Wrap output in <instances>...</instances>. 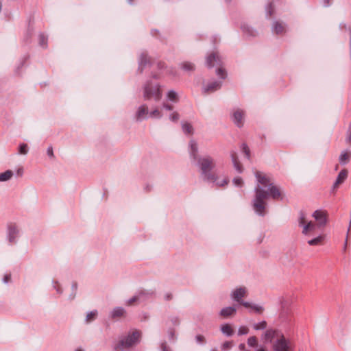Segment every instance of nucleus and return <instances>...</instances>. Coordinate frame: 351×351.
I'll return each mask as SVG.
<instances>
[{"label":"nucleus","instance_id":"4be33fe9","mask_svg":"<svg viewBox=\"0 0 351 351\" xmlns=\"http://www.w3.org/2000/svg\"><path fill=\"white\" fill-rule=\"evenodd\" d=\"M231 157H232V163H233V166L234 167V169H236V171L238 172V173H241L243 169H242V167L237 158V156L236 155L235 153H232L231 154Z\"/></svg>","mask_w":351,"mask_h":351},{"label":"nucleus","instance_id":"a19ab883","mask_svg":"<svg viewBox=\"0 0 351 351\" xmlns=\"http://www.w3.org/2000/svg\"><path fill=\"white\" fill-rule=\"evenodd\" d=\"M179 119H180V115L177 112H173L169 115V119L171 121H173V122L178 121Z\"/></svg>","mask_w":351,"mask_h":351},{"label":"nucleus","instance_id":"13d9d810","mask_svg":"<svg viewBox=\"0 0 351 351\" xmlns=\"http://www.w3.org/2000/svg\"><path fill=\"white\" fill-rule=\"evenodd\" d=\"M173 298L172 296V294L171 293H167L165 295V299L166 300H171Z\"/></svg>","mask_w":351,"mask_h":351},{"label":"nucleus","instance_id":"473e14b6","mask_svg":"<svg viewBox=\"0 0 351 351\" xmlns=\"http://www.w3.org/2000/svg\"><path fill=\"white\" fill-rule=\"evenodd\" d=\"M181 68L186 71H192L194 70V64L189 62H184L181 64Z\"/></svg>","mask_w":351,"mask_h":351},{"label":"nucleus","instance_id":"2eb2a0df","mask_svg":"<svg viewBox=\"0 0 351 351\" xmlns=\"http://www.w3.org/2000/svg\"><path fill=\"white\" fill-rule=\"evenodd\" d=\"M236 311L237 308L234 306L225 307L221 310L219 315L223 318H227L234 315Z\"/></svg>","mask_w":351,"mask_h":351},{"label":"nucleus","instance_id":"5701e85b","mask_svg":"<svg viewBox=\"0 0 351 351\" xmlns=\"http://www.w3.org/2000/svg\"><path fill=\"white\" fill-rule=\"evenodd\" d=\"M125 313V311L122 307H116L111 312V317L112 318L120 317L123 316Z\"/></svg>","mask_w":351,"mask_h":351},{"label":"nucleus","instance_id":"4d7b16f0","mask_svg":"<svg viewBox=\"0 0 351 351\" xmlns=\"http://www.w3.org/2000/svg\"><path fill=\"white\" fill-rule=\"evenodd\" d=\"M47 154H48L49 156H50V157L53 156V149H52L51 147H49L47 148Z\"/></svg>","mask_w":351,"mask_h":351},{"label":"nucleus","instance_id":"f8f14e48","mask_svg":"<svg viewBox=\"0 0 351 351\" xmlns=\"http://www.w3.org/2000/svg\"><path fill=\"white\" fill-rule=\"evenodd\" d=\"M149 117V113L148 112V108L145 105H142L138 107L136 113V117L138 121H141L143 119H147Z\"/></svg>","mask_w":351,"mask_h":351},{"label":"nucleus","instance_id":"f3484780","mask_svg":"<svg viewBox=\"0 0 351 351\" xmlns=\"http://www.w3.org/2000/svg\"><path fill=\"white\" fill-rule=\"evenodd\" d=\"M19 230L12 225L8 226V239L10 243H14L15 239L17 237Z\"/></svg>","mask_w":351,"mask_h":351},{"label":"nucleus","instance_id":"ddd939ff","mask_svg":"<svg viewBox=\"0 0 351 351\" xmlns=\"http://www.w3.org/2000/svg\"><path fill=\"white\" fill-rule=\"evenodd\" d=\"M348 170L342 169L338 174L335 182L332 185V189H335L338 187V186L342 183H343L348 178Z\"/></svg>","mask_w":351,"mask_h":351},{"label":"nucleus","instance_id":"423d86ee","mask_svg":"<svg viewBox=\"0 0 351 351\" xmlns=\"http://www.w3.org/2000/svg\"><path fill=\"white\" fill-rule=\"evenodd\" d=\"M273 349L274 351H289L291 349L289 341L282 335L274 342Z\"/></svg>","mask_w":351,"mask_h":351},{"label":"nucleus","instance_id":"3c124183","mask_svg":"<svg viewBox=\"0 0 351 351\" xmlns=\"http://www.w3.org/2000/svg\"><path fill=\"white\" fill-rule=\"evenodd\" d=\"M53 288L56 290L58 293H59V294H62V289L58 285L57 282H55V285H53Z\"/></svg>","mask_w":351,"mask_h":351},{"label":"nucleus","instance_id":"412c9836","mask_svg":"<svg viewBox=\"0 0 351 351\" xmlns=\"http://www.w3.org/2000/svg\"><path fill=\"white\" fill-rule=\"evenodd\" d=\"M221 332L227 337H230L233 335L234 330L232 326L228 324H225L221 326Z\"/></svg>","mask_w":351,"mask_h":351},{"label":"nucleus","instance_id":"aec40b11","mask_svg":"<svg viewBox=\"0 0 351 351\" xmlns=\"http://www.w3.org/2000/svg\"><path fill=\"white\" fill-rule=\"evenodd\" d=\"M351 152L348 150H343L339 158V162L341 165H346L350 160Z\"/></svg>","mask_w":351,"mask_h":351},{"label":"nucleus","instance_id":"c85d7f7f","mask_svg":"<svg viewBox=\"0 0 351 351\" xmlns=\"http://www.w3.org/2000/svg\"><path fill=\"white\" fill-rule=\"evenodd\" d=\"M182 128L183 132L186 134H193V128L192 125L189 123H182Z\"/></svg>","mask_w":351,"mask_h":351},{"label":"nucleus","instance_id":"dca6fc26","mask_svg":"<svg viewBox=\"0 0 351 351\" xmlns=\"http://www.w3.org/2000/svg\"><path fill=\"white\" fill-rule=\"evenodd\" d=\"M242 305L247 308H250L251 310L254 311L256 313H262L264 308L263 306H259L258 304H252L248 302H242Z\"/></svg>","mask_w":351,"mask_h":351},{"label":"nucleus","instance_id":"79ce46f5","mask_svg":"<svg viewBox=\"0 0 351 351\" xmlns=\"http://www.w3.org/2000/svg\"><path fill=\"white\" fill-rule=\"evenodd\" d=\"M249 332V329L246 326H240L238 330L239 335H246Z\"/></svg>","mask_w":351,"mask_h":351},{"label":"nucleus","instance_id":"a878e982","mask_svg":"<svg viewBox=\"0 0 351 351\" xmlns=\"http://www.w3.org/2000/svg\"><path fill=\"white\" fill-rule=\"evenodd\" d=\"M285 30V27L282 24L276 21L274 23L272 26V32L276 34H282Z\"/></svg>","mask_w":351,"mask_h":351},{"label":"nucleus","instance_id":"ea45409f","mask_svg":"<svg viewBox=\"0 0 351 351\" xmlns=\"http://www.w3.org/2000/svg\"><path fill=\"white\" fill-rule=\"evenodd\" d=\"M72 293L69 296L70 300H73L76 295V291L77 289V282H73L72 284Z\"/></svg>","mask_w":351,"mask_h":351},{"label":"nucleus","instance_id":"69168bd1","mask_svg":"<svg viewBox=\"0 0 351 351\" xmlns=\"http://www.w3.org/2000/svg\"><path fill=\"white\" fill-rule=\"evenodd\" d=\"M287 311H285V310H283V311L280 313V317H284V315H285V314H287Z\"/></svg>","mask_w":351,"mask_h":351},{"label":"nucleus","instance_id":"5fc2aeb1","mask_svg":"<svg viewBox=\"0 0 351 351\" xmlns=\"http://www.w3.org/2000/svg\"><path fill=\"white\" fill-rule=\"evenodd\" d=\"M266 11H267V14L269 15V16H271L272 14H273V10H272V6L271 5H269L267 8H266Z\"/></svg>","mask_w":351,"mask_h":351},{"label":"nucleus","instance_id":"37998d69","mask_svg":"<svg viewBox=\"0 0 351 351\" xmlns=\"http://www.w3.org/2000/svg\"><path fill=\"white\" fill-rule=\"evenodd\" d=\"M232 346V341H226L224 342L221 346V349L223 350H230Z\"/></svg>","mask_w":351,"mask_h":351},{"label":"nucleus","instance_id":"c03bdc74","mask_svg":"<svg viewBox=\"0 0 351 351\" xmlns=\"http://www.w3.org/2000/svg\"><path fill=\"white\" fill-rule=\"evenodd\" d=\"M242 150L245 153L247 158L249 159L250 157V149H249V147H247V145L246 144H243L242 145Z\"/></svg>","mask_w":351,"mask_h":351},{"label":"nucleus","instance_id":"4c0bfd02","mask_svg":"<svg viewBox=\"0 0 351 351\" xmlns=\"http://www.w3.org/2000/svg\"><path fill=\"white\" fill-rule=\"evenodd\" d=\"M232 182L236 186L241 187L243 185V180L241 177L234 178Z\"/></svg>","mask_w":351,"mask_h":351},{"label":"nucleus","instance_id":"8fccbe9b","mask_svg":"<svg viewBox=\"0 0 351 351\" xmlns=\"http://www.w3.org/2000/svg\"><path fill=\"white\" fill-rule=\"evenodd\" d=\"M162 351H171L170 348L167 346L166 342H163L160 346Z\"/></svg>","mask_w":351,"mask_h":351},{"label":"nucleus","instance_id":"49530a36","mask_svg":"<svg viewBox=\"0 0 351 351\" xmlns=\"http://www.w3.org/2000/svg\"><path fill=\"white\" fill-rule=\"evenodd\" d=\"M346 141L349 143H351V123L349 125V128H348V130L347 132Z\"/></svg>","mask_w":351,"mask_h":351},{"label":"nucleus","instance_id":"e2e57ef3","mask_svg":"<svg viewBox=\"0 0 351 351\" xmlns=\"http://www.w3.org/2000/svg\"><path fill=\"white\" fill-rule=\"evenodd\" d=\"M16 173L19 176H21L23 173V168L18 169Z\"/></svg>","mask_w":351,"mask_h":351},{"label":"nucleus","instance_id":"b1692460","mask_svg":"<svg viewBox=\"0 0 351 351\" xmlns=\"http://www.w3.org/2000/svg\"><path fill=\"white\" fill-rule=\"evenodd\" d=\"M13 175L14 173L11 170H7L3 173H1L0 182H6L10 180L12 178Z\"/></svg>","mask_w":351,"mask_h":351},{"label":"nucleus","instance_id":"4468645a","mask_svg":"<svg viewBox=\"0 0 351 351\" xmlns=\"http://www.w3.org/2000/svg\"><path fill=\"white\" fill-rule=\"evenodd\" d=\"M189 154L191 157L194 160H196L197 158H199L197 156L198 152V146L197 143L194 141L191 140L189 142Z\"/></svg>","mask_w":351,"mask_h":351},{"label":"nucleus","instance_id":"f704fd0d","mask_svg":"<svg viewBox=\"0 0 351 351\" xmlns=\"http://www.w3.org/2000/svg\"><path fill=\"white\" fill-rule=\"evenodd\" d=\"M267 327V322L265 321H262L259 323L254 324L253 328L254 330H264Z\"/></svg>","mask_w":351,"mask_h":351},{"label":"nucleus","instance_id":"58836bf2","mask_svg":"<svg viewBox=\"0 0 351 351\" xmlns=\"http://www.w3.org/2000/svg\"><path fill=\"white\" fill-rule=\"evenodd\" d=\"M247 343L251 347H255L257 345V339L256 337L252 336L248 338Z\"/></svg>","mask_w":351,"mask_h":351},{"label":"nucleus","instance_id":"6e6552de","mask_svg":"<svg viewBox=\"0 0 351 351\" xmlns=\"http://www.w3.org/2000/svg\"><path fill=\"white\" fill-rule=\"evenodd\" d=\"M247 294V290L245 287H239L234 289L231 294L232 299L234 301L239 302L242 305V298L245 297Z\"/></svg>","mask_w":351,"mask_h":351},{"label":"nucleus","instance_id":"7c9ffc66","mask_svg":"<svg viewBox=\"0 0 351 351\" xmlns=\"http://www.w3.org/2000/svg\"><path fill=\"white\" fill-rule=\"evenodd\" d=\"M97 316V311L94 310L89 313H88L86 317V323H90V322L95 319V318Z\"/></svg>","mask_w":351,"mask_h":351},{"label":"nucleus","instance_id":"680f3d73","mask_svg":"<svg viewBox=\"0 0 351 351\" xmlns=\"http://www.w3.org/2000/svg\"><path fill=\"white\" fill-rule=\"evenodd\" d=\"M239 348L241 351H244L246 350L245 348V345L244 343H241L239 346Z\"/></svg>","mask_w":351,"mask_h":351},{"label":"nucleus","instance_id":"052dcab7","mask_svg":"<svg viewBox=\"0 0 351 351\" xmlns=\"http://www.w3.org/2000/svg\"><path fill=\"white\" fill-rule=\"evenodd\" d=\"M10 278H11L10 275H5L3 278V282L5 283H8L10 281Z\"/></svg>","mask_w":351,"mask_h":351},{"label":"nucleus","instance_id":"c9c22d12","mask_svg":"<svg viewBox=\"0 0 351 351\" xmlns=\"http://www.w3.org/2000/svg\"><path fill=\"white\" fill-rule=\"evenodd\" d=\"M216 74L222 80H224L226 76V72L222 68H219L216 70Z\"/></svg>","mask_w":351,"mask_h":351},{"label":"nucleus","instance_id":"7ed1b4c3","mask_svg":"<svg viewBox=\"0 0 351 351\" xmlns=\"http://www.w3.org/2000/svg\"><path fill=\"white\" fill-rule=\"evenodd\" d=\"M141 337V332L134 330L128 335L122 337L119 342L115 345L116 351H123L124 349L129 348L137 343Z\"/></svg>","mask_w":351,"mask_h":351},{"label":"nucleus","instance_id":"393cba45","mask_svg":"<svg viewBox=\"0 0 351 351\" xmlns=\"http://www.w3.org/2000/svg\"><path fill=\"white\" fill-rule=\"evenodd\" d=\"M324 239V235H319L314 239L308 240L307 243L310 245H320L322 244Z\"/></svg>","mask_w":351,"mask_h":351},{"label":"nucleus","instance_id":"f257e3e1","mask_svg":"<svg viewBox=\"0 0 351 351\" xmlns=\"http://www.w3.org/2000/svg\"><path fill=\"white\" fill-rule=\"evenodd\" d=\"M269 197L274 200L281 199V193L280 189L273 183L269 184L267 190L259 185L254 188V196L252 200V206L254 211L259 216L264 217L267 211L266 199Z\"/></svg>","mask_w":351,"mask_h":351},{"label":"nucleus","instance_id":"0eeeda50","mask_svg":"<svg viewBox=\"0 0 351 351\" xmlns=\"http://www.w3.org/2000/svg\"><path fill=\"white\" fill-rule=\"evenodd\" d=\"M222 84L221 81L214 80L210 82L205 84L203 86V92L205 93H213L217 90H219Z\"/></svg>","mask_w":351,"mask_h":351},{"label":"nucleus","instance_id":"9b49d317","mask_svg":"<svg viewBox=\"0 0 351 351\" xmlns=\"http://www.w3.org/2000/svg\"><path fill=\"white\" fill-rule=\"evenodd\" d=\"M221 60L217 53H213L206 58V65L211 68L217 65H220Z\"/></svg>","mask_w":351,"mask_h":351},{"label":"nucleus","instance_id":"338daca9","mask_svg":"<svg viewBox=\"0 0 351 351\" xmlns=\"http://www.w3.org/2000/svg\"><path fill=\"white\" fill-rule=\"evenodd\" d=\"M330 0H324V6H328L329 5Z\"/></svg>","mask_w":351,"mask_h":351},{"label":"nucleus","instance_id":"2f4dec72","mask_svg":"<svg viewBox=\"0 0 351 351\" xmlns=\"http://www.w3.org/2000/svg\"><path fill=\"white\" fill-rule=\"evenodd\" d=\"M142 294L143 293H136L135 295H134L132 298H131L127 301V304L130 306L137 301H141V300L142 299Z\"/></svg>","mask_w":351,"mask_h":351},{"label":"nucleus","instance_id":"72a5a7b5","mask_svg":"<svg viewBox=\"0 0 351 351\" xmlns=\"http://www.w3.org/2000/svg\"><path fill=\"white\" fill-rule=\"evenodd\" d=\"M162 114L161 112L158 109L156 108L149 112V117H152V118H154V119H160V118H162Z\"/></svg>","mask_w":351,"mask_h":351},{"label":"nucleus","instance_id":"09e8293b","mask_svg":"<svg viewBox=\"0 0 351 351\" xmlns=\"http://www.w3.org/2000/svg\"><path fill=\"white\" fill-rule=\"evenodd\" d=\"M172 324L175 326H178L180 324V319L178 317H173L171 319Z\"/></svg>","mask_w":351,"mask_h":351},{"label":"nucleus","instance_id":"603ef678","mask_svg":"<svg viewBox=\"0 0 351 351\" xmlns=\"http://www.w3.org/2000/svg\"><path fill=\"white\" fill-rule=\"evenodd\" d=\"M243 30L244 33H245V34H247L252 35V36H253V35H254V34H253V32H252L253 31H252V29H250V27H243Z\"/></svg>","mask_w":351,"mask_h":351},{"label":"nucleus","instance_id":"6e6d98bb","mask_svg":"<svg viewBox=\"0 0 351 351\" xmlns=\"http://www.w3.org/2000/svg\"><path fill=\"white\" fill-rule=\"evenodd\" d=\"M162 108L167 110H173V107L171 105L167 104H163Z\"/></svg>","mask_w":351,"mask_h":351},{"label":"nucleus","instance_id":"9d476101","mask_svg":"<svg viewBox=\"0 0 351 351\" xmlns=\"http://www.w3.org/2000/svg\"><path fill=\"white\" fill-rule=\"evenodd\" d=\"M254 175L258 183L257 185H259L263 188L265 186L268 187L269 184H271V182H270L269 178L264 175L262 172L256 171Z\"/></svg>","mask_w":351,"mask_h":351},{"label":"nucleus","instance_id":"6ab92c4d","mask_svg":"<svg viewBox=\"0 0 351 351\" xmlns=\"http://www.w3.org/2000/svg\"><path fill=\"white\" fill-rule=\"evenodd\" d=\"M276 331L269 329L267 330L263 335V339L265 342H271L276 336Z\"/></svg>","mask_w":351,"mask_h":351},{"label":"nucleus","instance_id":"1a4fd4ad","mask_svg":"<svg viewBox=\"0 0 351 351\" xmlns=\"http://www.w3.org/2000/svg\"><path fill=\"white\" fill-rule=\"evenodd\" d=\"M232 121L234 124L239 127L241 128L243 125V118H244V112L241 110H236L232 114Z\"/></svg>","mask_w":351,"mask_h":351},{"label":"nucleus","instance_id":"864d4df0","mask_svg":"<svg viewBox=\"0 0 351 351\" xmlns=\"http://www.w3.org/2000/svg\"><path fill=\"white\" fill-rule=\"evenodd\" d=\"M306 217V214L305 213V212L303 210H300L299 212L298 219H305Z\"/></svg>","mask_w":351,"mask_h":351},{"label":"nucleus","instance_id":"cd10ccee","mask_svg":"<svg viewBox=\"0 0 351 351\" xmlns=\"http://www.w3.org/2000/svg\"><path fill=\"white\" fill-rule=\"evenodd\" d=\"M167 99L173 101V102H177L178 100V96L176 91L171 90L168 91L167 94Z\"/></svg>","mask_w":351,"mask_h":351},{"label":"nucleus","instance_id":"0e129e2a","mask_svg":"<svg viewBox=\"0 0 351 351\" xmlns=\"http://www.w3.org/2000/svg\"><path fill=\"white\" fill-rule=\"evenodd\" d=\"M350 231H351V221H350V223H349V226H348V232H347V234L346 235L348 236Z\"/></svg>","mask_w":351,"mask_h":351},{"label":"nucleus","instance_id":"20e7f679","mask_svg":"<svg viewBox=\"0 0 351 351\" xmlns=\"http://www.w3.org/2000/svg\"><path fill=\"white\" fill-rule=\"evenodd\" d=\"M327 221H299V226L302 228V233L305 235H314L323 230Z\"/></svg>","mask_w":351,"mask_h":351},{"label":"nucleus","instance_id":"bb28decb","mask_svg":"<svg viewBox=\"0 0 351 351\" xmlns=\"http://www.w3.org/2000/svg\"><path fill=\"white\" fill-rule=\"evenodd\" d=\"M149 62V58L145 53H142L139 58V67L138 69L141 71L143 69V67L147 65V64Z\"/></svg>","mask_w":351,"mask_h":351},{"label":"nucleus","instance_id":"c756f323","mask_svg":"<svg viewBox=\"0 0 351 351\" xmlns=\"http://www.w3.org/2000/svg\"><path fill=\"white\" fill-rule=\"evenodd\" d=\"M137 293H143L142 299L141 301H144L149 297L152 296L154 294V291H147V290H141L138 291Z\"/></svg>","mask_w":351,"mask_h":351},{"label":"nucleus","instance_id":"a211bd4d","mask_svg":"<svg viewBox=\"0 0 351 351\" xmlns=\"http://www.w3.org/2000/svg\"><path fill=\"white\" fill-rule=\"evenodd\" d=\"M312 217L315 219H326L329 216L327 211L320 209L315 210L313 213Z\"/></svg>","mask_w":351,"mask_h":351},{"label":"nucleus","instance_id":"f03ea898","mask_svg":"<svg viewBox=\"0 0 351 351\" xmlns=\"http://www.w3.org/2000/svg\"><path fill=\"white\" fill-rule=\"evenodd\" d=\"M195 161H197V165L205 180L215 183L219 186H223L228 184V180L226 178L218 181L217 176L211 173V170L215 167V163L210 156L199 157Z\"/></svg>","mask_w":351,"mask_h":351},{"label":"nucleus","instance_id":"e433bc0d","mask_svg":"<svg viewBox=\"0 0 351 351\" xmlns=\"http://www.w3.org/2000/svg\"><path fill=\"white\" fill-rule=\"evenodd\" d=\"M27 152H28V147H27V144H25V143L20 144L19 150V154L25 155V154H27Z\"/></svg>","mask_w":351,"mask_h":351},{"label":"nucleus","instance_id":"bf43d9fd","mask_svg":"<svg viewBox=\"0 0 351 351\" xmlns=\"http://www.w3.org/2000/svg\"><path fill=\"white\" fill-rule=\"evenodd\" d=\"M348 236L346 235V239H345V242H344V244H343V251L346 250L347 245H348Z\"/></svg>","mask_w":351,"mask_h":351},{"label":"nucleus","instance_id":"de8ad7c7","mask_svg":"<svg viewBox=\"0 0 351 351\" xmlns=\"http://www.w3.org/2000/svg\"><path fill=\"white\" fill-rule=\"evenodd\" d=\"M196 341L198 343H202L205 341V338L203 335H198L195 337Z\"/></svg>","mask_w":351,"mask_h":351},{"label":"nucleus","instance_id":"39448f33","mask_svg":"<svg viewBox=\"0 0 351 351\" xmlns=\"http://www.w3.org/2000/svg\"><path fill=\"white\" fill-rule=\"evenodd\" d=\"M143 97L145 100L154 99L159 101L162 97L160 86L157 83L147 82L143 88Z\"/></svg>","mask_w":351,"mask_h":351},{"label":"nucleus","instance_id":"a18cd8bd","mask_svg":"<svg viewBox=\"0 0 351 351\" xmlns=\"http://www.w3.org/2000/svg\"><path fill=\"white\" fill-rule=\"evenodd\" d=\"M169 338L170 340H173V341H175L176 339L174 329H170L169 330Z\"/></svg>","mask_w":351,"mask_h":351},{"label":"nucleus","instance_id":"774afa93","mask_svg":"<svg viewBox=\"0 0 351 351\" xmlns=\"http://www.w3.org/2000/svg\"><path fill=\"white\" fill-rule=\"evenodd\" d=\"M256 351H266L264 348H261L257 350Z\"/></svg>","mask_w":351,"mask_h":351}]
</instances>
